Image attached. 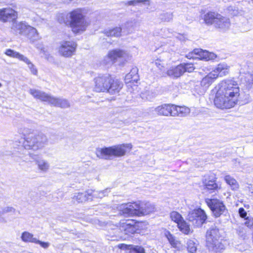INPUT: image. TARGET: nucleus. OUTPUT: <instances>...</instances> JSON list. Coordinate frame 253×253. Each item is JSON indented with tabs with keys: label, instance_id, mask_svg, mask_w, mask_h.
Returning <instances> with one entry per match:
<instances>
[{
	"label": "nucleus",
	"instance_id": "obj_1",
	"mask_svg": "<svg viewBox=\"0 0 253 253\" xmlns=\"http://www.w3.org/2000/svg\"><path fill=\"white\" fill-rule=\"evenodd\" d=\"M239 96L238 84L233 80H224L218 85L214 104L219 109H230L237 104Z\"/></svg>",
	"mask_w": 253,
	"mask_h": 253
},
{
	"label": "nucleus",
	"instance_id": "obj_2",
	"mask_svg": "<svg viewBox=\"0 0 253 253\" xmlns=\"http://www.w3.org/2000/svg\"><path fill=\"white\" fill-rule=\"evenodd\" d=\"M57 20L60 24L69 26L75 34L84 32L87 27L85 16L81 9L77 8L67 13H60Z\"/></svg>",
	"mask_w": 253,
	"mask_h": 253
},
{
	"label": "nucleus",
	"instance_id": "obj_3",
	"mask_svg": "<svg viewBox=\"0 0 253 253\" xmlns=\"http://www.w3.org/2000/svg\"><path fill=\"white\" fill-rule=\"evenodd\" d=\"M24 136L23 147L26 150L37 151L42 149L48 144V138L42 132L24 128L22 130Z\"/></svg>",
	"mask_w": 253,
	"mask_h": 253
},
{
	"label": "nucleus",
	"instance_id": "obj_4",
	"mask_svg": "<svg viewBox=\"0 0 253 253\" xmlns=\"http://www.w3.org/2000/svg\"><path fill=\"white\" fill-rule=\"evenodd\" d=\"M132 146L131 144L126 143L103 148H97L95 154L99 159L111 160L114 158L125 156L126 152V149L131 150Z\"/></svg>",
	"mask_w": 253,
	"mask_h": 253
},
{
	"label": "nucleus",
	"instance_id": "obj_5",
	"mask_svg": "<svg viewBox=\"0 0 253 253\" xmlns=\"http://www.w3.org/2000/svg\"><path fill=\"white\" fill-rule=\"evenodd\" d=\"M29 92L34 98L42 101L47 102L48 104L55 107L67 108L70 106L69 101L66 99L62 97H55L36 89H30Z\"/></svg>",
	"mask_w": 253,
	"mask_h": 253
},
{
	"label": "nucleus",
	"instance_id": "obj_6",
	"mask_svg": "<svg viewBox=\"0 0 253 253\" xmlns=\"http://www.w3.org/2000/svg\"><path fill=\"white\" fill-rule=\"evenodd\" d=\"M220 237L219 230L214 225L207 230L206 245L210 251L217 253L225 250L224 245L219 240Z\"/></svg>",
	"mask_w": 253,
	"mask_h": 253
},
{
	"label": "nucleus",
	"instance_id": "obj_7",
	"mask_svg": "<svg viewBox=\"0 0 253 253\" xmlns=\"http://www.w3.org/2000/svg\"><path fill=\"white\" fill-rule=\"evenodd\" d=\"M195 69L193 64L189 63H183L171 67L167 72V75L173 79L178 78L185 72L191 73Z\"/></svg>",
	"mask_w": 253,
	"mask_h": 253
},
{
	"label": "nucleus",
	"instance_id": "obj_8",
	"mask_svg": "<svg viewBox=\"0 0 253 253\" xmlns=\"http://www.w3.org/2000/svg\"><path fill=\"white\" fill-rule=\"evenodd\" d=\"M187 219L195 226L200 227L205 223L207 216L204 210L198 209L190 212Z\"/></svg>",
	"mask_w": 253,
	"mask_h": 253
},
{
	"label": "nucleus",
	"instance_id": "obj_9",
	"mask_svg": "<svg viewBox=\"0 0 253 253\" xmlns=\"http://www.w3.org/2000/svg\"><path fill=\"white\" fill-rule=\"evenodd\" d=\"M206 203L216 217H219L221 214H223L227 212V209L225 205L219 200L208 199L206 200Z\"/></svg>",
	"mask_w": 253,
	"mask_h": 253
},
{
	"label": "nucleus",
	"instance_id": "obj_10",
	"mask_svg": "<svg viewBox=\"0 0 253 253\" xmlns=\"http://www.w3.org/2000/svg\"><path fill=\"white\" fill-rule=\"evenodd\" d=\"M77 47V44L75 42L64 41L60 42L58 51L62 56L70 57L75 53Z\"/></svg>",
	"mask_w": 253,
	"mask_h": 253
},
{
	"label": "nucleus",
	"instance_id": "obj_11",
	"mask_svg": "<svg viewBox=\"0 0 253 253\" xmlns=\"http://www.w3.org/2000/svg\"><path fill=\"white\" fill-rule=\"evenodd\" d=\"M94 90L98 92H107L112 77L110 75L99 76L94 79Z\"/></svg>",
	"mask_w": 253,
	"mask_h": 253
},
{
	"label": "nucleus",
	"instance_id": "obj_12",
	"mask_svg": "<svg viewBox=\"0 0 253 253\" xmlns=\"http://www.w3.org/2000/svg\"><path fill=\"white\" fill-rule=\"evenodd\" d=\"M138 206L137 203H128L120 205L118 209L120 214L125 216H138Z\"/></svg>",
	"mask_w": 253,
	"mask_h": 253
},
{
	"label": "nucleus",
	"instance_id": "obj_13",
	"mask_svg": "<svg viewBox=\"0 0 253 253\" xmlns=\"http://www.w3.org/2000/svg\"><path fill=\"white\" fill-rule=\"evenodd\" d=\"M188 59L199 58L206 61L214 60L216 58V55L213 52H210L202 49H195L191 53L186 55Z\"/></svg>",
	"mask_w": 253,
	"mask_h": 253
},
{
	"label": "nucleus",
	"instance_id": "obj_14",
	"mask_svg": "<svg viewBox=\"0 0 253 253\" xmlns=\"http://www.w3.org/2000/svg\"><path fill=\"white\" fill-rule=\"evenodd\" d=\"M108 58L113 62H119L123 64L129 59L128 53L125 50L115 49L110 50L107 55Z\"/></svg>",
	"mask_w": 253,
	"mask_h": 253
},
{
	"label": "nucleus",
	"instance_id": "obj_15",
	"mask_svg": "<svg viewBox=\"0 0 253 253\" xmlns=\"http://www.w3.org/2000/svg\"><path fill=\"white\" fill-rule=\"evenodd\" d=\"M120 230L125 235H130L136 231L135 223L131 220H122L120 222Z\"/></svg>",
	"mask_w": 253,
	"mask_h": 253
},
{
	"label": "nucleus",
	"instance_id": "obj_16",
	"mask_svg": "<svg viewBox=\"0 0 253 253\" xmlns=\"http://www.w3.org/2000/svg\"><path fill=\"white\" fill-rule=\"evenodd\" d=\"M174 108H175L174 104H164L156 107L154 110L158 115L174 116L176 112L174 110Z\"/></svg>",
	"mask_w": 253,
	"mask_h": 253
},
{
	"label": "nucleus",
	"instance_id": "obj_17",
	"mask_svg": "<svg viewBox=\"0 0 253 253\" xmlns=\"http://www.w3.org/2000/svg\"><path fill=\"white\" fill-rule=\"evenodd\" d=\"M17 17L16 12L10 8L0 9V21L5 22L9 20H13Z\"/></svg>",
	"mask_w": 253,
	"mask_h": 253
},
{
	"label": "nucleus",
	"instance_id": "obj_18",
	"mask_svg": "<svg viewBox=\"0 0 253 253\" xmlns=\"http://www.w3.org/2000/svg\"><path fill=\"white\" fill-rule=\"evenodd\" d=\"M96 192H93L92 190L89 189L84 192H79L75 193L72 199L74 203L76 201L78 203H83L88 200H91L92 194L96 196Z\"/></svg>",
	"mask_w": 253,
	"mask_h": 253
},
{
	"label": "nucleus",
	"instance_id": "obj_19",
	"mask_svg": "<svg viewBox=\"0 0 253 253\" xmlns=\"http://www.w3.org/2000/svg\"><path fill=\"white\" fill-rule=\"evenodd\" d=\"M230 26V22L229 18L224 17L218 14L214 27L222 31L227 30Z\"/></svg>",
	"mask_w": 253,
	"mask_h": 253
},
{
	"label": "nucleus",
	"instance_id": "obj_20",
	"mask_svg": "<svg viewBox=\"0 0 253 253\" xmlns=\"http://www.w3.org/2000/svg\"><path fill=\"white\" fill-rule=\"evenodd\" d=\"M139 207L138 210V216L148 214L156 211L155 206L154 204L149 202L137 203Z\"/></svg>",
	"mask_w": 253,
	"mask_h": 253
},
{
	"label": "nucleus",
	"instance_id": "obj_21",
	"mask_svg": "<svg viewBox=\"0 0 253 253\" xmlns=\"http://www.w3.org/2000/svg\"><path fill=\"white\" fill-rule=\"evenodd\" d=\"M29 26V25H27L23 22H14L11 27V31L15 34L25 35L27 33Z\"/></svg>",
	"mask_w": 253,
	"mask_h": 253
},
{
	"label": "nucleus",
	"instance_id": "obj_22",
	"mask_svg": "<svg viewBox=\"0 0 253 253\" xmlns=\"http://www.w3.org/2000/svg\"><path fill=\"white\" fill-rule=\"evenodd\" d=\"M111 84H109L108 89L107 92L110 94H115L118 93L123 87V84L118 80H114L112 78Z\"/></svg>",
	"mask_w": 253,
	"mask_h": 253
},
{
	"label": "nucleus",
	"instance_id": "obj_23",
	"mask_svg": "<svg viewBox=\"0 0 253 253\" xmlns=\"http://www.w3.org/2000/svg\"><path fill=\"white\" fill-rule=\"evenodd\" d=\"M30 157L36 162L39 169L42 171H46L49 168V165L45 160L40 158L37 155L30 154Z\"/></svg>",
	"mask_w": 253,
	"mask_h": 253
},
{
	"label": "nucleus",
	"instance_id": "obj_24",
	"mask_svg": "<svg viewBox=\"0 0 253 253\" xmlns=\"http://www.w3.org/2000/svg\"><path fill=\"white\" fill-rule=\"evenodd\" d=\"M213 75L222 77L228 73V68L226 64L224 63L219 64L211 72Z\"/></svg>",
	"mask_w": 253,
	"mask_h": 253
},
{
	"label": "nucleus",
	"instance_id": "obj_25",
	"mask_svg": "<svg viewBox=\"0 0 253 253\" xmlns=\"http://www.w3.org/2000/svg\"><path fill=\"white\" fill-rule=\"evenodd\" d=\"M241 81L248 89L253 87V74L249 73L241 76Z\"/></svg>",
	"mask_w": 253,
	"mask_h": 253
},
{
	"label": "nucleus",
	"instance_id": "obj_26",
	"mask_svg": "<svg viewBox=\"0 0 253 253\" xmlns=\"http://www.w3.org/2000/svg\"><path fill=\"white\" fill-rule=\"evenodd\" d=\"M139 79L138 69L137 67L132 68L130 72L126 75L125 80L126 83L136 82Z\"/></svg>",
	"mask_w": 253,
	"mask_h": 253
},
{
	"label": "nucleus",
	"instance_id": "obj_27",
	"mask_svg": "<svg viewBox=\"0 0 253 253\" xmlns=\"http://www.w3.org/2000/svg\"><path fill=\"white\" fill-rule=\"evenodd\" d=\"M218 15V13L214 12H209L205 14L203 18L205 24L208 25H212L214 26Z\"/></svg>",
	"mask_w": 253,
	"mask_h": 253
},
{
	"label": "nucleus",
	"instance_id": "obj_28",
	"mask_svg": "<svg viewBox=\"0 0 253 253\" xmlns=\"http://www.w3.org/2000/svg\"><path fill=\"white\" fill-rule=\"evenodd\" d=\"M217 78L216 75H213L211 72L204 77L201 82V85L205 88L209 87Z\"/></svg>",
	"mask_w": 253,
	"mask_h": 253
},
{
	"label": "nucleus",
	"instance_id": "obj_29",
	"mask_svg": "<svg viewBox=\"0 0 253 253\" xmlns=\"http://www.w3.org/2000/svg\"><path fill=\"white\" fill-rule=\"evenodd\" d=\"M5 54L9 57L18 59L20 61H27V57L12 49H7L5 52Z\"/></svg>",
	"mask_w": 253,
	"mask_h": 253
},
{
	"label": "nucleus",
	"instance_id": "obj_30",
	"mask_svg": "<svg viewBox=\"0 0 253 253\" xmlns=\"http://www.w3.org/2000/svg\"><path fill=\"white\" fill-rule=\"evenodd\" d=\"M24 36H26L32 42H34L39 39L37 30L30 26L28 27L27 33Z\"/></svg>",
	"mask_w": 253,
	"mask_h": 253
},
{
	"label": "nucleus",
	"instance_id": "obj_31",
	"mask_svg": "<svg viewBox=\"0 0 253 253\" xmlns=\"http://www.w3.org/2000/svg\"><path fill=\"white\" fill-rule=\"evenodd\" d=\"M174 107L175 108H174V110L176 112L174 116L185 117L190 113V109L185 106H179L174 105Z\"/></svg>",
	"mask_w": 253,
	"mask_h": 253
},
{
	"label": "nucleus",
	"instance_id": "obj_32",
	"mask_svg": "<svg viewBox=\"0 0 253 253\" xmlns=\"http://www.w3.org/2000/svg\"><path fill=\"white\" fill-rule=\"evenodd\" d=\"M205 188L210 192H212L218 188V185L215 180L205 179L203 181Z\"/></svg>",
	"mask_w": 253,
	"mask_h": 253
},
{
	"label": "nucleus",
	"instance_id": "obj_33",
	"mask_svg": "<svg viewBox=\"0 0 253 253\" xmlns=\"http://www.w3.org/2000/svg\"><path fill=\"white\" fill-rule=\"evenodd\" d=\"M224 180L226 183L230 186L232 190H236L239 188V185L238 182L235 179L231 177L230 175H225L224 177Z\"/></svg>",
	"mask_w": 253,
	"mask_h": 253
},
{
	"label": "nucleus",
	"instance_id": "obj_34",
	"mask_svg": "<svg viewBox=\"0 0 253 253\" xmlns=\"http://www.w3.org/2000/svg\"><path fill=\"white\" fill-rule=\"evenodd\" d=\"M125 5H140L141 4L149 6L150 2L149 0H131L127 1H124Z\"/></svg>",
	"mask_w": 253,
	"mask_h": 253
},
{
	"label": "nucleus",
	"instance_id": "obj_35",
	"mask_svg": "<svg viewBox=\"0 0 253 253\" xmlns=\"http://www.w3.org/2000/svg\"><path fill=\"white\" fill-rule=\"evenodd\" d=\"M21 239L24 242L36 243L37 239L34 238L32 234L28 232L25 231L22 234Z\"/></svg>",
	"mask_w": 253,
	"mask_h": 253
},
{
	"label": "nucleus",
	"instance_id": "obj_36",
	"mask_svg": "<svg viewBox=\"0 0 253 253\" xmlns=\"http://www.w3.org/2000/svg\"><path fill=\"white\" fill-rule=\"evenodd\" d=\"M122 28L121 27H115L105 32L107 37H119L121 35Z\"/></svg>",
	"mask_w": 253,
	"mask_h": 253
},
{
	"label": "nucleus",
	"instance_id": "obj_37",
	"mask_svg": "<svg viewBox=\"0 0 253 253\" xmlns=\"http://www.w3.org/2000/svg\"><path fill=\"white\" fill-rule=\"evenodd\" d=\"M165 236L167 238L171 246L174 248H177L178 242L176 241L175 237L172 235L169 231H166L164 233Z\"/></svg>",
	"mask_w": 253,
	"mask_h": 253
},
{
	"label": "nucleus",
	"instance_id": "obj_38",
	"mask_svg": "<svg viewBox=\"0 0 253 253\" xmlns=\"http://www.w3.org/2000/svg\"><path fill=\"white\" fill-rule=\"evenodd\" d=\"M140 95L143 100H151L156 96V93L152 90H146L142 92Z\"/></svg>",
	"mask_w": 253,
	"mask_h": 253
},
{
	"label": "nucleus",
	"instance_id": "obj_39",
	"mask_svg": "<svg viewBox=\"0 0 253 253\" xmlns=\"http://www.w3.org/2000/svg\"><path fill=\"white\" fill-rule=\"evenodd\" d=\"M177 226L180 231L185 234H188L190 232L189 225L183 219L177 224Z\"/></svg>",
	"mask_w": 253,
	"mask_h": 253
},
{
	"label": "nucleus",
	"instance_id": "obj_40",
	"mask_svg": "<svg viewBox=\"0 0 253 253\" xmlns=\"http://www.w3.org/2000/svg\"><path fill=\"white\" fill-rule=\"evenodd\" d=\"M227 12L229 15L235 16L238 15H242L244 12L239 10L237 7L235 6H229L226 9Z\"/></svg>",
	"mask_w": 253,
	"mask_h": 253
},
{
	"label": "nucleus",
	"instance_id": "obj_41",
	"mask_svg": "<svg viewBox=\"0 0 253 253\" xmlns=\"http://www.w3.org/2000/svg\"><path fill=\"white\" fill-rule=\"evenodd\" d=\"M159 18L164 22H170L172 20L173 14L171 12H162L159 15Z\"/></svg>",
	"mask_w": 253,
	"mask_h": 253
},
{
	"label": "nucleus",
	"instance_id": "obj_42",
	"mask_svg": "<svg viewBox=\"0 0 253 253\" xmlns=\"http://www.w3.org/2000/svg\"><path fill=\"white\" fill-rule=\"evenodd\" d=\"M197 244L193 240H189L187 242V250L189 253H195L197 251Z\"/></svg>",
	"mask_w": 253,
	"mask_h": 253
},
{
	"label": "nucleus",
	"instance_id": "obj_43",
	"mask_svg": "<svg viewBox=\"0 0 253 253\" xmlns=\"http://www.w3.org/2000/svg\"><path fill=\"white\" fill-rule=\"evenodd\" d=\"M129 253H145V250L141 246L129 245Z\"/></svg>",
	"mask_w": 253,
	"mask_h": 253
},
{
	"label": "nucleus",
	"instance_id": "obj_44",
	"mask_svg": "<svg viewBox=\"0 0 253 253\" xmlns=\"http://www.w3.org/2000/svg\"><path fill=\"white\" fill-rule=\"evenodd\" d=\"M170 216L171 220L177 224L183 219L181 215L176 211H172L170 214Z\"/></svg>",
	"mask_w": 253,
	"mask_h": 253
},
{
	"label": "nucleus",
	"instance_id": "obj_45",
	"mask_svg": "<svg viewBox=\"0 0 253 253\" xmlns=\"http://www.w3.org/2000/svg\"><path fill=\"white\" fill-rule=\"evenodd\" d=\"M0 211V213L6 214L10 213L11 214H14L16 212V210L12 207L7 206L3 207Z\"/></svg>",
	"mask_w": 253,
	"mask_h": 253
},
{
	"label": "nucleus",
	"instance_id": "obj_46",
	"mask_svg": "<svg viewBox=\"0 0 253 253\" xmlns=\"http://www.w3.org/2000/svg\"><path fill=\"white\" fill-rule=\"evenodd\" d=\"M26 63L28 66V68L31 71V72L34 75H37L38 74V70L37 68L35 67V65L32 64L30 60L27 58V61H24Z\"/></svg>",
	"mask_w": 253,
	"mask_h": 253
},
{
	"label": "nucleus",
	"instance_id": "obj_47",
	"mask_svg": "<svg viewBox=\"0 0 253 253\" xmlns=\"http://www.w3.org/2000/svg\"><path fill=\"white\" fill-rule=\"evenodd\" d=\"M236 233L238 236L243 239H245L246 237V230L242 226H239L236 229Z\"/></svg>",
	"mask_w": 253,
	"mask_h": 253
},
{
	"label": "nucleus",
	"instance_id": "obj_48",
	"mask_svg": "<svg viewBox=\"0 0 253 253\" xmlns=\"http://www.w3.org/2000/svg\"><path fill=\"white\" fill-rule=\"evenodd\" d=\"M107 190H105L104 191H100L98 192V191H95L94 190H93V192H96V196H94L93 193L92 194L91 196V200L93 198H102L104 196H105V193L107 192Z\"/></svg>",
	"mask_w": 253,
	"mask_h": 253
},
{
	"label": "nucleus",
	"instance_id": "obj_49",
	"mask_svg": "<svg viewBox=\"0 0 253 253\" xmlns=\"http://www.w3.org/2000/svg\"><path fill=\"white\" fill-rule=\"evenodd\" d=\"M35 244H38L41 245L42 247L44 249H47L49 246V243L48 242H44L40 241L37 239V241Z\"/></svg>",
	"mask_w": 253,
	"mask_h": 253
},
{
	"label": "nucleus",
	"instance_id": "obj_50",
	"mask_svg": "<svg viewBox=\"0 0 253 253\" xmlns=\"http://www.w3.org/2000/svg\"><path fill=\"white\" fill-rule=\"evenodd\" d=\"M239 214L242 218H244L245 219L247 217V213L245 211V209L243 208H239Z\"/></svg>",
	"mask_w": 253,
	"mask_h": 253
},
{
	"label": "nucleus",
	"instance_id": "obj_51",
	"mask_svg": "<svg viewBox=\"0 0 253 253\" xmlns=\"http://www.w3.org/2000/svg\"><path fill=\"white\" fill-rule=\"evenodd\" d=\"M246 221L245 222V225L249 227H252L253 226V218H249L247 217L245 219Z\"/></svg>",
	"mask_w": 253,
	"mask_h": 253
},
{
	"label": "nucleus",
	"instance_id": "obj_52",
	"mask_svg": "<svg viewBox=\"0 0 253 253\" xmlns=\"http://www.w3.org/2000/svg\"><path fill=\"white\" fill-rule=\"evenodd\" d=\"M242 99L243 104H247L251 101V99L249 94L245 95V98L240 97Z\"/></svg>",
	"mask_w": 253,
	"mask_h": 253
},
{
	"label": "nucleus",
	"instance_id": "obj_53",
	"mask_svg": "<svg viewBox=\"0 0 253 253\" xmlns=\"http://www.w3.org/2000/svg\"><path fill=\"white\" fill-rule=\"evenodd\" d=\"M129 245H127L124 244H121L118 245V247L121 249H128L129 250Z\"/></svg>",
	"mask_w": 253,
	"mask_h": 253
},
{
	"label": "nucleus",
	"instance_id": "obj_54",
	"mask_svg": "<svg viewBox=\"0 0 253 253\" xmlns=\"http://www.w3.org/2000/svg\"><path fill=\"white\" fill-rule=\"evenodd\" d=\"M155 65L156 66L159 68L160 70H163L164 68V66L163 65H162L159 61H156L155 62Z\"/></svg>",
	"mask_w": 253,
	"mask_h": 253
},
{
	"label": "nucleus",
	"instance_id": "obj_55",
	"mask_svg": "<svg viewBox=\"0 0 253 253\" xmlns=\"http://www.w3.org/2000/svg\"><path fill=\"white\" fill-rule=\"evenodd\" d=\"M55 139H57V135L55 134H52L50 137V139L53 140V143L55 142Z\"/></svg>",
	"mask_w": 253,
	"mask_h": 253
},
{
	"label": "nucleus",
	"instance_id": "obj_56",
	"mask_svg": "<svg viewBox=\"0 0 253 253\" xmlns=\"http://www.w3.org/2000/svg\"><path fill=\"white\" fill-rule=\"evenodd\" d=\"M73 0H63V1L65 3H69L72 1Z\"/></svg>",
	"mask_w": 253,
	"mask_h": 253
},
{
	"label": "nucleus",
	"instance_id": "obj_57",
	"mask_svg": "<svg viewBox=\"0 0 253 253\" xmlns=\"http://www.w3.org/2000/svg\"><path fill=\"white\" fill-rule=\"evenodd\" d=\"M2 86V84H1L0 83V87H1Z\"/></svg>",
	"mask_w": 253,
	"mask_h": 253
},
{
	"label": "nucleus",
	"instance_id": "obj_58",
	"mask_svg": "<svg viewBox=\"0 0 253 253\" xmlns=\"http://www.w3.org/2000/svg\"><path fill=\"white\" fill-rule=\"evenodd\" d=\"M129 24H130V23H128V22H127V23H126V24H127V25H129Z\"/></svg>",
	"mask_w": 253,
	"mask_h": 253
}]
</instances>
